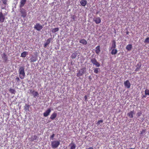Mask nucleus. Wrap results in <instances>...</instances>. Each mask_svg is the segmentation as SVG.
<instances>
[{
  "label": "nucleus",
  "instance_id": "f257e3e1",
  "mask_svg": "<svg viewBox=\"0 0 149 149\" xmlns=\"http://www.w3.org/2000/svg\"><path fill=\"white\" fill-rule=\"evenodd\" d=\"M18 72L20 78L21 79H23L25 76L24 67L21 66L20 67L18 70Z\"/></svg>",
  "mask_w": 149,
  "mask_h": 149
},
{
  "label": "nucleus",
  "instance_id": "f03ea898",
  "mask_svg": "<svg viewBox=\"0 0 149 149\" xmlns=\"http://www.w3.org/2000/svg\"><path fill=\"white\" fill-rule=\"evenodd\" d=\"M86 72V68L84 67L81 68L77 73V76L78 77L82 76Z\"/></svg>",
  "mask_w": 149,
  "mask_h": 149
},
{
  "label": "nucleus",
  "instance_id": "7ed1b4c3",
  "mask_svg": "<svg viewBox=\"0 0 149 149\" xmlns=\"http://www.w3.org/2000/svg\"><path fill=\"white\" fill-rule=\"evenodd\" d=\"M60 141H54L51 142V146L53 148H56L59 145Z\"/></svg>",
  "mask_w": 149,
  "mask_h": 149
},
{
  "label": "nucleus",
  "instance_id": "20e7f679",
  "mask_svg": "<svg viewBox=\"0 0 149 149\" xmlns=\"http://www.w3.org/2000/svg\"><path fill=\"white\" fill-rule=\"evenodd\" d=\"M21 14V16L23 18L25 17L27 15V13L26 10L23 8H20L19 10Z\"/></svg>",
  "mask_w": 149,
  "mask_h": 149
},
{
  "label": "nucleus",
  "instance_id": "39448f33",
  "mask_svg": "<svg viewBox=\"0 0 149 149\" xmlns=\"http://www.w3.org/2000/svg\"><path fill=\"white\" fill-rule=\"evenodd\" d=\"M91 61L92 63L95 65L96 67H99L100 66V63L97 62L95 58H92L91 59Z\"/></svg>",
  "mask_w": 149,
  "mask_h": 149
},
{
  "label": "nucleus",
  "instance_id": "423d86ee",
  "mask_svg": "<svg viewBox=\"0 0 149 149\" xmlns=\"http://www.w3.org/2000/svg\"><path fill=\"white\" fill-rule=\"evenodd\" d=\"M34 28L38 31H40L43 28L42 26L40 24L36 23L35 25Z\"/></svg>",
  "mask_w": 149,
  "mask_h": 149
},
{
  "label": "nucleus",
  "instance_id": "0eeeda50",
  "mask_svg": "<svg viewBox=\"0 0 149 149\" xmlns=\"http://www.w3.org/2000/svg\"><path fill=\"white\" fill-rule=\"evenodd\" d=\"M5 19V16L2 13V10L0 12V22H3Z\"/></svg>",
  "mask_w": 149,
  "mask_h": 149
},
{
  "label": "nucleus",
  "instance_id": "6e6552de",
  "mask_svg": "<svg viewBox=\"0 0 149 149\" xmlns=\"http://www.w3.org/2000/svg\"><path fill=\"white\" fill-rule=\"evenodd\" d=\"M93 21L95 22L96 24H99L101 23V19L100 17H98L94 18L93 19Z\"/></svg>",
  "mask_w": 149,
  "mask_h": 149
},
{
  "label": "nucleus",
  "instance_id": "1a4fd4ad",
  "mask_svg": "<svg viewBox=\"0 0 149 149\" xmlns=\"http://www.w3.org/2000/svg\"><path fill=\"white\" fill-rule=\"evenodd\" d=\"M51 109L50 108L48 109L45 112L43 113V116L44 117H46L49 115L51 112Z\"/></svg>",
  "mask_w": 149,
  "mask_h": 149
},
{
  "label": "nucleus",
  "instance_id": "9d476101",
  "mask_svg": "<svg viewBox=\"0 0 149 149\" xmlns=\"http://www.w3.org/2000/svg\"><path fill=\"white\" fill-rule=\"evenodd\" d=\"M124 84L125 86L127 88H130L131 84L128 80H127L125 81Z\"/></svg>",
  "mask_w": 149,
  "mask_h": 149
},
{
  "label": "nucleus",
  "instance_id": "9b49d317",
  "mask_svg": "<svg viewBox=\"0 0 149 149\" xmlns=\"http://www.w3.org/2000/svg\"><path fill=\"white\" fill-rule=\"evenodd\" d=\"M26 0H21L20 2L19 7L21 8L24 6L26 3Z\"/></svg>",
  "mask_w": 149,
  "mask_h": 149
},
{
  "label": "nucleus",
  "instance_id": "f8f14e48",
  "mask_svg": "<svg viewBox=\"0 0 149 149\" xmlns=\"http://www.w3.org/2000/svg\"><path fill=\"white\" fill-rule=\"evenodd\" d=\"M95 52L96 54H98L100 52V46L98 45L95 48Z\"/></svg>",
  "mask_w": 149,
  "mask_h": 149
},
{
  "label": "nucleus",
  "instance_id": "ddd939ff",
  "mask_svg": "<svg viewBox=\"0 0 149 149\" xmlns=\"http://www.w3.org/2000/svg\"><path fill=\"white\" fill-rule=\"evenodd\" d=\"M57 115V113L54 112L51 115L50 118L52 120H53L56 117Z\"/></svg>",
  "mask_w": 149,
  "mask_h": 149
},
{
  "label": "nucleus",
  "instance_id": "4468645a",
  "mask_svg": "<svg viewBox=\"0 0 149 149\" xmlns=\"http://www.w3.org/2000/svg\"><path fill=\"white\" fill-rule=\"evenodd\" d=\"M87 3V1L86 0H81L80 1V3L83 6H85Z\"/></svg>",
  "mask_w": 149,
  "mask_h": 149
},
{
  "label": "nucleus",
  "instance_id": "2eb2a0df",
  "mask_svg": "<svg viewBox=\"0 0 149 149\" xmlns=\"http://www.w3.org/2000/svg\"><path fill=\"white\" fill-rule=\"evenodd\" d=\"M134 114V111H133L128 113L127 115L130 118H132L133 117V115Z\"/></svg>",
  "mask_w": 149,
  "mask_h": 149
},
{
  "label": "nucleus",
  "instance_id": "dca6fc26",
  "mask_svg": "<svg viewBox=\"0 0 149 149\" xmlns=\"http://www.w3.org/2000/svg\"><path fill=\"white\" fill-rule=\"evenodd\" d=\"M141 63H138L136 65V67H137L136 69H135V71H138L141 68Z\"/></svg>",
  "mask_w": 149,
  "mask_h": 149
},
{
  "label": "nucleus",
  "instance_id": "f3484780",
  "mask_svg": "<svg viewBox=\"0 0 149 149\" xmlns=\"http://www.w3.org/2000/svg\"><path fill=\"white\" fill-rule=\"evenodd\" d=\"M79 42L84 45H86L87 44V42L84 39H82L80 40L79 41Z\"/></svg>",
  "mask_w": 149,
  "mask_h": 149
},
{
  "label": "nucleus",
  "instance_id": "a211bd4d",
  "mask_svg": "<svg viewBox=\"0 0 149 149\" xmlns=\"http://www.w3.org/2000/svg\"><path fill=\"white\" fill-rule=\"evenodd\" d=\"M132 45L131 44H128L126 46V49L128 51H130L132 49Z\"/></svg>",
  "mask_w": 149,
  "mask_h": 149
},
{
  "label": "nucleus",
  "instance_id": "6ab92c4d",
  "mask_svg": "<svg viewBox=\"0 0 149 149\" xmlns=\"http://www.w3.org/2000/svg\"><path fill=\"white\" fill-rule=\"evenodd\" d=\"M77 54V53L76 52H75L72 54L71 56V58L72 59H73L75 58Z\"/></svg>",
  "mask_w": 149,
  "mask_h": 149
},
{
  "label": "nucleus",
  "instance_id": "aec40b11",
  "mask_svg": "<svg viewBox=\"0 0 149 149\" xmlns=\"http://www.w3.org/2000/svg\"><path fill=\"white\" fill-rule=\"evenodd\" d=\"M2 58L5 61H6L7 60V57L6 56V54L5 53H3L2 55Z\"/></svg>",
  "mask_w": 149,
  "mask_h": 149
},
{
  "label": "nucleus",
  "instance_id": "412c9836",
  "mask_svg": "<svg viewBox=\"0 0 149 149\" xmlns=\"http://www.w3.org/2000/svg\"><path fill=\"white\" fill-rule=\"evenodd\" d=\"M27 54L28 52H24L21 54V56L22 57H25Z\"/></svg>",
  "mask_w": 149,
  "mask_h": 149
},
{
  "label": "nucleus",
  "instance_id": "4be33fe9",
  "mask_svg": "<svg viewBox=\"0 0 149 149\" xmlns=\"http://www.w3.org/2000/svg\"><path fill=\"white\" fill-rule=\"evenodd\" d=\"M117 52L116 49H113L112 50L111 53L112 55H115L117 54Z\"/></svg>",
  "mask_w": 149,
  "mask_h": 149
},
{
  "label": "nucleus",
  "instance_id": "5701e85b",
  "mask_svg": "<svg viewBox=\"0 0 149 149\" xmlns=\"http://www.w3.org/2000/svg\"><path fill=\"white\" fill-rule=\"evenodd\" d=\"M116 47V42L115 40H113L112 42V46L111 47V49L115 48Z\"/></svg>",
  "mask_w": 149,
  "mask_h": 149
},
{
  "label": "nucleus",
  "instance_id": "b1692460",
  "mask_svg": "<svg viewBox=\"0 0 149 149\" xmlns=\"http://www.w3.org/2000/svg\"><path fill=\"white\" fill-rule=\"evenodd\" d=\"M70 149H75L76 148V145L74 143H71Z\"/></svg>",
  "mask_w": 149,
  "mask_h": 149
},
{
  "label": "nucleus",
  "instance_id": "393cba45",
  "mask_svg": "<svg viewBox=\"0 0 149 149\" xmlns=\"http://www.w3.org/2000/svg\"><path fill=\"white\" fill-rule=\"evenodd\" d=\"M58 30L59 28H56L52 29V31L53 33H54L58 31Z\"/></svg>",
  "mask_w": 149,
  "mask_h": 149
},
{
  "label": "nucleus",
  "instance_id": "a878e982",
  "mask_svg": "<svg viewBox=\"0 0 149 149\" xmlns=\"http://www.w3.org/2000/svg\"><path fill=\"white\" fill-rule=\"evenodd\" d=\"M94 72L96 74H97L99 72V70L100 69L99 68H95L94 69Z\"/></svg>",
  "mask_w": 149,
  "mask_h": 149
},
{
  "label": "nucleus",
  "instance_id": "bb28decb",
  "mask_svg": "<svg viewBox=\"0 0 149 149\" xmlns=\"http://www.w3.org/2000/svg\"><path fill=\"white\" fill-rule=\"evenodd\" d=\"M52 40V38H49V39H48L47 41H46V42H45L46 44H47V45L49 44V43H50V41H51Z\"/></svg>",
  "mask_w": 149,
  "mask_h": 149
},
{
  "label": "nucleus",
  "instance_id": "cd10ccee",
  "mask_svg": "<svg viewBox=\"0 0 149 149\" xmlns=\"http://www.w3.org/2000/svg\"><path fill=\"white\" fill-rule=\"evenodd\" d=\"M31 62H33L36 61V58L34 57H32L31 58Z\"/></svg>",
  "mask_w": 149,
  "mask_h": 149
},
{
  "label": "nucleus",
  "instance_id": "c85d7f7f",
  "mask_svg": "<svg viewBox=\"0 0 149 149\" xmlns=\"http://www.w3.org/2000/svg\"><path fill=\"white\" fill-rule=\"evenodd\" d=\"M38 95L39 94L38 92L36 91H35L33 94V97H34L38 96Z\"/></svg>",
  "mask_w": 149,
  "mask_h": 149
},
{
  "label": "nucleus",
  "instance_id": "c756f323",
  "mask_svg": "<svg viewBox=\"0 0 149 149\" xmlns=\"http://www.w3.org/2000/svg\"><path fill=\"white\" fill-rule=\"evenodd\" d=\"M9 91L12 94H15V91L13 89L10 88L9 90Z\"/></svg>",
  "mask_w": 149,
  "mask_h": 149
},
{
  "label": "nucleus",
  "instance_id": "7c9ffc66",
  "mask_svg": "<svg viewBox=\"0 0 149 149\" xmlns=\"http://www.w3.org/2000/svg\"><path fill=\"white\" fill-rule=\"evenodd\" d=\"M37 138V136L36 135H34L32 137L31 140L32 141L36 140Z\"/></svg>",
  "mask_w": 149,
  "mask_h": 149
},
{
  "label": "nucleus",
  "instance_id": "2f4dec72",
  "mask_svg": "<svg viewBox=\"0 0 149 149\" xmlns=\"http://www.w3.org/2000/svg\"><path fill=\"white\" fill-rule=\"evenodd\" d=\"M145 94L146 95H149V90L148 89H146L145 91Z\"/></svg>",
  "mask_w": 149,
  "mask_h": 149
},
{
  "label": "nucleus",
  "instance_id": "473e14b6",
  "mask_svg": "<svg viewBox=\"0 0 149 149\" xmlns=\"http://www.w3.org/2000/svg\"><path fill=\"white\" fill-rule=\"evenodd\" d=\"M144 42L146 43H149V37L145 39L144 41Z\"/></svg>",
  "mask_w": 149,
  "mask_h": 149
},
{
  "label": "nucleus",
  "instance_id": "72a5a7b5",
  "mask_svg": "<svg viewBox=\"0 0 149 149\" xmlns=\"http://www.w3.org/2000/svg\"><path fill=\"white\" fill-rule=\"evenodd\" d=\"M2 1L3 3L4 4L6 5L7 3V0H1Z\"/></svg>",
  "mask_w": 149,
  "mask_h": 149
},
{
  "label": "nucleus",
  "instance_id": "f704fd0d",
  "mask_svg": "<svg viewBox=\"0 0 149 149\" xmlns=\"http://www.w3.org/2000/svg\"><path fill=\"white\" fill-rule=\"evenodd\" d=\"M142 114V113L141 112H138L137 113V115L138 117H139Z\"/></svg>",
  "mask_w": 149,
  "mask_h": 149
},
{
  "label": "nucleus",
  "instance_id": "c9c22d12",
  "mask_svg": "<svg viewBox=\"0 0 149 149\" xmlns=\"http://www.w3.org/2000/svg\"><path fill=\"white\" fill-rule=\"evenodd\" d=\"M55 136V134H52V135L50 136V139H52V140L53 139V138Z\"/></svg>",
  "mask_w": 149,
  "mask_h": 149
},
{
  "label": "nucleus",
  "instance_id": "e433bc0d",
  "mask_svg": "<svg viewBox=\"0 0 149 149\" xmlns=\"http://www.w3.org/2000/svg\"><path fill=\"white\" fill-rule=\"evenodd\" d=\"M145 132H146L145 130H143L142 131H140V134H143V133H144Z\"/></svg>",
  "mask_w": 149,
  "mask_h": 149
},
{
  "label": "nucleus",
  "instance_id": "4c0bfd02",
  "mask_svg": "<svg viewBox=\"0 0 149 149\" xmlns=\"http://www.w3.org/2000/svg\"><path fill=\"white\" fill-rule=\"evenodd\" d=\"M103 122V120H99L97 123V124H98V125H99L101 123H102Z\"/></svg>",
  "mask_w": 149,
  "mask_h": 149
},
{
  "label": "nucleus",
  "instance_id": "58836bf2",
  "mask_svg": "<svg viewBox=\"0 0 149 149\" xmlns=\"http://www.w3.org/2000/svg\"><path fill=\"white\" fill-rule=\"evenodd\" d=\"M35 91L34 90H30V92L33 95V94Z\"/></svg>",
  "mask_w": 149,
  "mask_h": 149
},
{
  "label": "nucleus",
  "instance_id": "ea45409f",
  "mask_svg": "<svg viewBox=\"0 0 149 149\" xmlns=\"http://www.w3.org/2000/svg\"><path fill=\"white\" fill-rule=\"evenodd\" d=\"M75 18L76 16L74 15H73L72 17V18L73 19L74 21L75 20Z\"/></svg>",
  "mask_w": 149,
  "mask_h": 149
},
{
  "label": "nucleus",
  "instance_id": "a19ab883",
  "mask_svg": "<svg viewBox=\"0 0 149 149\" xmlns=\"http://www.w3.org/2000/svg\"><path fill=\"white\" fill-rule=\"evenodd\" d=\"M15 80H16L18 82L19 81V79L18 77H17L16 78Z\"/></svg>",
  "mask_w": 149,
  "mask_h": 149
},
{
  "label": "nucleus",
  "instance_id": "79ce46f5",
  "mask_svg": "<svg viewBox=\"0 0 149 149\" xmlns=\"http://www.w3.org/2000/svg\"><path fill=\"white\" fill-rule=\"evenodd\" d=\"M47 45H48L47 44L45 43L44 45V47L46 48L47 47Z\"/></svg>",
  "mask_w": 149,
  "mask_h": 149
},
{
  "label": "nucleus",
  "instance_id": "37998d69",
  "mask_svg": "<svg viewBox=\"0 0 149 149\" xmlns=\"http://www.w3.org/2000/svg\"><path fill=\"white\" fill-rule=\"evenodd\" d=\"M84 98H85V100L86 101L87 100V96L86 95H85V96H84Z\"/></svg>",
  "mask_w": 149,
  "mask_h": 149
},
{
  "label": "nucleus",
  "instance_id": "c03bdc74",
  "mask_svg": "<svg viewBox=\"0 0 149 149\" xmlns=\"http://www.w3.org/2000/svg\"><path fill=\"white\" fill-rule=\"evenodd\" d=\"M87 149H93V147H90L88 148Z\"/></svg>",
  "mask_w": 149,
  "mask_h": 149
},
{
  "label": "nucleus",
  "instance_id": "a18cd8bd",
  "mask_svg": "<svg viewBox=\"0 0 149 149\" xmlns=\"http://www.w3.org/2000/svg\"><path fill=\"white\" fill-rule=\"evenodd\" d=\"M128 33H129V32H128L127 31V32H126V34H128Z\"/></svg>",
  "mask_w": 149,
  "mask_h": 149
},
{
  "label": "nucleus",
  "instance_id": "49530a36",
  "mask_svg": "<svg viewBox=\"0 0 149 149\" xmlns=\"http://www.w3.org/2000/svg\"><path fill=\"white\" fill-rule=\"evenodd\" d=\"M27 107H28V108H29V106L28 105L27 106Z\"/></svg>",
  "mask_w": 149,
  "mask_h": 149
},
{
  "label": "nucleus",
  "instance_id": "de8ad7c7",
  "mask_svg": "<svg viewBox=\"0 0 149 149\" xmlns=\"http://www.w3.org/2000/svg\"><path fill=\"white\" fill-rule=\"evenodd\" d=\"M129 149H135L134 148H131Z\"/></svg>",
  "mask_w": 149,
  "mask_h": 149
},
{
  "label": "nucleus",
  "instance_id": "09e8293b",
  "mask_svg": "<svg viewBox=\"0 0 149 149\" xmlns=\"http://www.w3.org/2000/svg\"><path fill=\"white\" fill-rule=\"evenodd\" d=\"M143 97H146V96H143Z\"/></svg>",
  "mask_w": 149,
  "mask_h": 149
}]
</instances>
